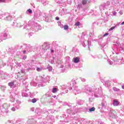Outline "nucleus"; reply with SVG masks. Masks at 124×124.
I'll return each mask as SVG.
<instances>
[{
    "label": "nucleus",
    "mask_w": 124,
    "mask_h": 124,
    "mask_svg": "<svg viewBox=\"0 0 124 124\" xmlns=\"http://www.w3.org/2000/svg\"><path fill=\"white\" fill-rule=\"evenodd\" d=\"M69 28V26L67 25H64V26H63V29L65 30H68Z\"/></svg>",
    "instance_id": "39448f33"
},
{
    "label": "nucleus",
    "mask_w": 124,
    "mask_h": 124,
    "mask_svg": "<svg viewBox=\"0 0 124 124\" xmlns=\"http://www.w3.org/2000/svg\"><path fill=\"white\" fill-rule=\"evenodd\" d=\"M73 61L75 63H78V62H80V58H79L78 57H77L76 58H74L73 59Z\"/></svg>",
    "instance_id": "f257e3e1"
},
{
    "label": "nucleus",
    "mask_w": 124,
    "mask_h": 124,
    "mask_svg": "<svg viewBox=\"0 0 124 124\" xmlns=\"http://www.w3.org/2000/svg\"><path fill=\"white\" fill-rule=\"evenodd\" d=\"M122 89H124V86H122Z\"/></svg>",
    "instance_id": "412c9836"
},
{
    "label": "nucleus",
    "mask_w": 124,
    "mask_h": 124,
    "mask_svg": "<svg viewBox=\"0 0 124 124\" xmlns=\"http://www.w3.org/2000/svg\"><path fill=\"white\" fill-rule=\"evenodd\" d=\"M26 51H23V54H25V53H26Z\"/></svg>",
    "instance_id": "6ab92c4d"
},
{
    "label": "nucleus",
    "mask_w": 124,
    "mask_h": 124,
    "mask_svg": "<svg viewBox=\"0 0 124 124\" xmlns=\"http://www.w3.org/2000/svg\"><path fill=\"white\" fill-rule=\"evenodd\" d=\"M27 59V56H23V60H26Z\"/></svg>",
    "instance_id": "f3484780"
},
{
    "label": "nucleus",
    "mask_w": 124,
    "mask_h": 124,
    "mask_svg": "<svg viewBox=\"0 0 124 124\" xmlns=\"http://www.w3.org/2000/svg\"><path fill=\"white\" fill-rule=\"evenodd\" d=\"M107 35H108V33H105V34H104L103 36H104V37H106V36H107Z\"/></svg>",
    "instance_id": "2eb2a0df"
},
{
    "label": "nucleus",
    "mask_w": 124,
    "mask_h": 124,
    "mask_svg": "<svg viewBox=\"0 0 124 124\" xmlns=\"http://www.w3.org/2000/svg\"><path fill=\"white\" fill-rule=\"evenodd\" d=\"M115 28H116V26H113L112 27H111L109 30H108V31H111L112 30H113Z\"/></svg>",
    "instance_id": "0eeeda50"
},
{
    "label": "nucleus",
    "mask_w": 124,
    "mask_h": 124,
    "mask_svg": "<svg viewBox=\"0 0 124 124\" xmlns=\"http://www.w3.org/2000/svg\"><path fill=\"white\" fill-rule=\"evenodd\" d=\"M113 91H114V92H117L120 90L119 89L116 88L115 87H113Z\"/></svg>",
    "instance_id": "6e6552de"
},
{
    "label": "nucleus",
    "mask_w": 124,
    "mask_h": 124,
    "mask_svg": "<svg viewBox=\"0 0 124 124\" xmlns=\"http://www.w3.org/2000/svg\"><path fill=\"white\" fill-rule=\"evenodd\" d=\"M5 1V0H0V3H3Z\"/></svg>",
    "instance_id": "4468645a"
},
{
    "label": "nucleus",
    "mask_w": 124,
    "mask_h": 124,
    "mask_svg": "<svg viewBox=\"0 0 124 124\" xmlns=\"http://www.w3.org/2000/svg\"><path fill=\"white\" fill-rule=\"evenodd\" d=\"M57 92V88H53L52 89V93H55Z\"/></svg>",
    "instance_id": "20e7f679"
},
{
    "label": "nucleus",
    "mask_w": 124,
    "mask_h": 124,
    "mask_svg": "<svg viewBox=\"0 0 124 124\" xmlns=\"http://www.w3.org/2000/svg\"><path fill=\"white\" fill-rule=\"evenodd\" d=\"M119 103V102L117 100H113V106H118Z\"/></svg>",
    "instance_id": "f03ea898"
},
{
    "label": "nucleus",
    "mask_w": 124,
    "mask_h": 124,
    "mask_svg": "<svg viewBox=\"0 0 124 124\" xmlns=\"http://www.w3.org/2000/svg\"><path fill=\"white\" fill-rule=\"evenodd\" d=\"M54 52V50L51 49V53H53Z\"/></svg>",
    "instance_id": "a211bd4d"
},
{
    "label": "nucleus",
    "mask_w": 124,
    "mask_h": 124,
    "mask_svg": "<svg viewBox=\"0 0 124 124\" xmlns=\"http://www.w3.org/2000/svg\"><path fill=\"white\" fill-rule=\"evenodd\" d=\"M37 100L35 98L32 99L31 100V102L32 103H35L36 102Z\"/></svg>",
    "instance_id": "1a4fd4ad"
},
{
    "label": "nucleus",
    "mask_w": 124,
    "mask_h": 124,
    "mask_svg": "<svg viewBox=\"0 0 124 124\" xmlns=\"http://www.w3.org/2000/svg\"><path fill=\"white\" fill-rule=\"evenodd\" d=\"M80 22H76L75 23V26H80Z\"/></svg>",
    "instance_id": "9b49d317"
},
{
    "label": "nucleus",
    "mask_w": 124,
    "mask_h": 124,
    "mask_svg": "<svg viewBox=\"0 0 124 124\" xmlns=\"http://www.w3.org/2000/svg\"><path fill=\"white\" fill-rule=\"evenodd\" d=\"M8 85L10 87H12L14 85V82H11L10 83H8Z\"/></svg>",
    "instance_id": "423d86ee"
},
{
    "label": "nucleus",
    "mask_w": 124,
    "mask_h": 124,
    "mask_svg": "<svg viewBox=\"0 0 124 124\" xmlns=\"http://www.w3.org/2000/svg\"><path fill=\"white\" fill-rule=\"evenodd\" d=\"M28 12L30 13V14H31V13H32V11H31V9H28Z\"/></svg>",
    "instance_id": "ddd939ff"
},
{
    "label": "nucleus",
    "mask_w": 124,
    "mask_h": 124,
    "mask_svg": "<svg viewBox=\"0 0 124 124\" xmlns=\"http://www.w3.org/2000/svg\"><path fill=\"white\" fill-rule=\"evenodd\" d=\"M121 24H122V25H124V22H122Z\"/></svg>",
    "instance_id": "aec40b11"
},
{
    "label": "nucleus",
    "mask_w": 124,
    "mask_h": 124,
    "mask_svg": "<svg viewBox=\"0 0 124 124\" xmlns=\"http://www.w3.org/2000/svg\"><path fill=\"white\" fill-rule=\"evenodd\" d=\"M55 19H56V20H60L59 17H58V16L56 17Z\"/></svg>",
    "instance_id": "dca6fc26"
},
{
    "label": "nucleus",
    "mask_w": 124,
    "mask_h": 124,
    "mask_svg": "<svg viewBox=\"0 0 124 124\" xmlns=\"http://www.w3.org/2000/svg\"><path fill=\"white\" fill-rule=\"evenodd\" d=\"M36 70L37 71H41L42 69H41L40 68H37Z\"/></svg>",
    "instance_id": "f8f14e48"
},
{
    "label": "nucleus",
    "mask_w": 124,
    "mask_h": 124,
    "mask_svg": "<svg viewBox=\"0 0 124 124\" xmlns=\"http://www.w3.org/2000/svg\"><path fill=\"white\" fill-rule=\"evenodd\" d=\"M82 4L83 5H86L88 3V0H82L81 1Z\"/></svg>",
    "instance_id": "7ed1b4c3"
},
{
    "label": "nucleus",
    "mask_w": 124,
    "mask_h": 124,
    "mask_svg": "<svg viewBox=\"0 0 124 124\" xmlns=\"http://www.w3.org/2000/svg\"><path fill=\"white\" fill-rule=\"evenodd\" d=\"M95 108H90V109H89V111H90V112H92V111H94L95 110Z\"/></svg>",
    "instance_id": "9d476101"
}]
</instances>
